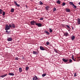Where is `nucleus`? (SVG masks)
Returning <instances> with one entry per match:
<instances>
[{"label": "nucleus", "mask_w": 80, "mask_h": 80, "mask_svg": "<svg viewBox=\"0 0 80 80\" xmlns=\"http://www.w3.org/2000/svg\"><path fill=\"white\" fill-rule=\"evenodd\" d=\"M10 28H12V25H11V24H9V26L8 24L6 25V27L5 28V30H10Z\"/></svg>", "instance_id": "obj_1"}, {"label": "nucleus", "mask_w": 80, "mask_h": 80, "mask_svg": "<svg viewBox=\"0 0 80 80\" xmlns=\"http://www.w3.org/2000/svg\"><path fill=\"white\" fill-rule=\"evenodd\" d=\"M30 23L31 25H36V22H35L34 20H32V21H31Z\"/></svg>", "instance_id": "obj_2"}, {"label": "nucleus", "mask_w": 80, "mask_h": 80, "mask_svg": "<svg viewBox=\"0 0 80 80\" xmlns=\"http://www.w3.org/2000/svg\"><path fill=\"white\" fill-rule=\"evenodd\" d=\"M35 77H33L32 78L33 80H38V78L36 76H34Z\"/></svg>", "instance_id": "obj_3"}, {"label": "nucleus", "mask_w": 80, "mask_h": 80, "mask_svg": "<svg viewBox=\"0 0 80 80\" xmlns=\"http://www.w3.org/2000/svg\"><path fill=\"white\" fill-rule=\"evenodd\" d=\"M36 25H37V26H38V27H42V24L41 23H36Z\"/></svg>", "instance_id": "obj_4"}, {"label": "nucleus", "mask_w": 80, "mask_h": 80, "mask_svg": "<svg viewBox=\"0 0 80 80\" xmlns=\"http://www.w3.org/2000/svg\"><path fill=\"white\" fill-rule=\"evenodd\" d=\"M62 60L63 61V62H67L68 61V59H65L64 58H62Z\"/></svg>", "instance_id": "obj_5"}, {"label": "nucleus", "mask_w": 80, "mask_h": 80, "mask_svg": "<svg viewBox=\"0 0 80 80\" xmlns=\"http://www.w3.org/2000/svg\"><path fill=\"white\" fill-rule=\"evenodd\" d=\"M7 75V74H4L3 75L1 76L0 78H4V77H5Z\"/></svg>", "instance_id": "obj_6"}, {"label": "nucleus", "mask_w": 80, "mask_h": 80, "mask_svg": "<svg viewBox=\"0 0 80 80\" xmlns=\"http://www.w3.org/2000/svg\"><path fill=\"white\" fill-rule=\"evenodd\" d=\"M12 37H9L8 38V41H11V40H12Z\"/></svg>", "instance_id": "obj_7"}, {"label": "nucleus", "mask_w": 80, "mask_h": 80, "mask_svg": "<svg viewBox=\"0 0 80 80\" xmlns=\"http://www.w3.org/2000/svg\"><path fill=\"white\" fill-rule=\"evenodd\" d=\"M66 25V27H67L68 28V29H69L68 31H70L71 30V28H70V26L69 25Z\"/></svg>", "instance_id": "obj_8"}, {"label": "nucleus", "mask_w": 80, "mask_h": 80, "mask_svg": "<svg viewBox=\"0 0 80 80\" xmlns=\"http://www.w3.org/2000/svg\"><path fill=\"white\" fill-rule=\"evenodd\" d=\"M68 35L69 34L68 32H66L64 33V36H66V37H67Z\"/></svg>", "instance_id": "obj_9"}, {"label": "nucleus", "mask_w": 80, "mask_h": 80, "mask_svg": "<svg viewBox=\"0 0 80 80\" xmlns=\"http://www.w3.org/2000/svg\"><path fill=\"white\" fill-rule=\"evenodd\" d=\"M40 49L41 50H44L45 48H44V47H42V46H40Z\"/></svg>", "instance_id": "obj_10"}, {"label": "nucleus", "mask_w": 80, "mask_h": 80, "mask_svg": "<svg viewBox=\"0 0 80 80\" xmlns=\"http://www.w3.org/2000/svg\"><path fill=\"white\" fill-rule=\"evenodd\" d=\"M45 10H49V7L48 5H47L45 7Z\"/></svg>", "instance_id": "obj_11"}, {"label": "nucleus", "mask_w": 80, "mask_h": 80, "mask_svg": "<svg viewBox=\"0 0 80 80\" xmlns=\"http://www.w3.org/2000/svg\"><path fill=\"white\" fill-rule=\"evenodd\" d=\"M77 23L78 24L80 25V18H78L77 19Z\"/></svg>", "instance_id": "obj_12"}, {"label": "nucleus", "mask_w": 80, "mask_h": 80, "mask_svg": "<svg viewBox=\"0 0 80 80\" xmlns=\"http://www.w3.org/2000/svg\"><path fill=\"white\" fill-rule=\"evenodd\" d=\"M14 2L15 5L17 6V7H20V5L18 4L17 2Z\"/></svg>", "instance_id": "obj_13"}, {"label": "nucleus", "mask_w": 80, "mask_h": 80, "mask_svg": "<svg viewBox=\"0 0 80 80\" xmlns=\"http://www.w3.org/2000/svg\"><path fill=\"white\" fill-rule=\"evenodd\" d=\"M66 10L68 12H70V10L69 8H66Z\"/></svg>", "instance_id": "obj_14"}, {"label": "nucleus", "mask_w": 80, "mask_h": 80, "mask_svg": "<svg viewBox=\"0 0 80 80\" xmlns=\"http://www.w3.org/2000/svg\"><path fill=\"white\" fill-rule=\"evenodd\" d=\"M44 32H45V33H47V35H49V34H50L49 32H48L47 30H45Z\"/></svg>", "instance_id": "obj_15"}, {"label": "nucleus", "mask_w": 80, "mask_h": 80, "mask_svg": "<svg viewBox=\"0 0 80 80\" xmlns=\"http://www.w3.org/2000/svg\"><path fill=\"white\" fill-rule=\"evenodd\" d=\"M12 27L14 28H15L16 27L15 25L14 24H12L11 25Z\"/></svg>", "instance_id": "obj_16"}, {"label": "nucleus", "mask_w": 80, "mask_h": 80, "mask_svg": "<svg viewBox=\"0 0 80 80\" xmlns=\"http://www.w3.org/2000/svg\"><path fill=\"white\" fill-rule=\"evenodd\" d=\"M69 3L70 5H72L73 7V2H69Z\"/></svg>", "instance_id": "obj_17"}, {"label": "nucleus", "mask_w": 80, "mask_h": 80, "mask_svg": "<svg viewBox=\"0 0 80 80\" xmlns=\"http://www.w3.org/2000/svg\"><path fill=\"white\" fill-rule=\"evenodd\" d=\"M6 32L7 33V34H9V33H10L11 32L10 31H8V30H6Z\"/></svg>", "instance_id": "obj_18"}, {"label": "nucleus", "mask_w": 80, "mask_h": 80, "mask_svg": "<svg viewBox=\"0 0 80 80\" xmlns=\"http://www.w3.org/2000/svg\"><path fill=\"white\" fill-rule=\"evenodd\" d=\"M72 58L74 60V61H76V60L74 58V55H72Z\"/></svg>", "instance_id": "obj_19"}, {"label": "nucleus", "mask_w": 80, "mask_h": 80, "mask_svg": "<svg viewBox=\"0 0 80 80\" xmlns=\"http://www.w3.org/2000/svg\"><path fill=\"white\" fill-rule=\"evenodd\" d=\"M71 38H72V40H74V39H75V36H74L73 35V36H72V37H71Z\"/></svg>", "instance_id": "obj_20"}, {"label": "nucleus", "mask_w": 80, "mask_h": 80, "mask_svg": "<svg viewBox=\"0 0 80 80\" xmlns=\"http://www.w3.org/2000/svg\"><path fill=\"white\" fill-rule=\"evenodd\" d=\"M33 54H37L38 53V52L36 51H33Z\"/></svg>", "instance_id": "obj_21"}, {"label": "nucleus", "mask_w": 80, "mask_h": 80, "mask_svg": "<svg viewBox=\"0 0 80 80\" xmlns=\"http://www.w3.org/2000/svg\"><path fill=\"white\" fill-rule=\"evenodd\" d=\"M19 70L20 72H22V69L21 68H19Z\"/></svg>", "instance_id": "obj_22"}, {"label": "nucleus", "mask_w": 80, "mask_h": 80, "mask_svg": "<svg viewBox=\"0 0 80 80\" xmlns=\"http://www.w3.org/2000/svg\"><path fill=\"white\" fill-rule=\"evenodd\" d=\"M73 7H74V8H77V6L75 5L73 3Z\"/></svg>", "instance_id": "obj_23"}, {"label": "nucleus", "mask_w": 80, "mask_h": 80, "mask_svg": "<svg viewBox=\"0 0 80 80\" xmlns=\"http://www.w3.org/2000/svg\"><path fill=\"white\" fill-rule=\"evenodd\" d=\"M57 3L58 4H60L61 3V2L60 0H58V1H57Z\"/></svg>", "instance_id": "obj_24"}, {"label": "nucleus", "mask_w": 80, "mask_h": 80, "mask_svg": "<svg viewBox=\"0 0 80 80\" xmlns=\"http://www.w3.org/2000/svg\"><path fill=\"white\" fill-rule=\"evenodd\" d=\"M14 8H11V12H14Z\"/></svg>", "instance_id": "obj_25"}, {"label": "nucleus", "mask_w": 80, "mask_h": 80, "mask_svg": "<svg viewBox=\"0 0 80 80\" xmlns=\"http://www.w3.org/2000/svg\"><path fill=\"white\" fill-rule=\"evenodd\" d=\"M9 75H14V74H13V73H12V72H10V73H9Z\"/></svg>", "instance_id": "obj_26"}, {"label": "nucleus", "mask_w": 80, "mask_h": 80, "mask_svg": "<svg viewBox=\"0 0 80 80\" xmlns=\"http://www.w3.org/2000/svg\"><path fill=\"white\" fill-rule=\"evenodd\" d=\"M2 12H3L2 10V9H0V14H2Z\"/></svg>", "instance_id": "obj_27"}, {"label": "nucleus", "mask_w": 80, "mask_h": 80, "mask_svg": "<svg viewBox=\"0 0 80 80\" xmlns=\"http://www.w3.org/2000/svg\"><path fill=\"white\" fill-rule=\"evenodd\" d=\"M49 31L50 32H52L53 31L52 30V29H51V28H49Z\"/></svg>", "instance_id": "obj_28"}, {"label": "nucleus", "mask_w": 80, "mask_h": 80, "mask_svg": "<svg viewBox=\"0 0 80 80\" xmlns=\"http://www.w3.org/2000/svg\"><path fill=\"white\" fill-rule=\"evenodd\" d=\"M28 69H29V67H26L25 70H26V71H27V70H28Z\"/></svg>", "instance_id": "obj_29"}, {"label": "nucleus", "mask_w": 80, "mask_h": 80, "mask_svg": "<svg viewBox=\"0 0 80 80\" xmlns=\"http://www.w3.org/2000/svg\"><path fill=\"white\" fill-rule=\"evenodd\" d=\"M5 15V12H3V13H2V15L3 16H4V15Z\"/></svg>", "instance_id": "obj_30"}, {"label": "nucleus", "mask_w": 80, "mask_h": 80, "mask_svg": "<svg viewBox=\"0 0 80 80\" xmlns=\"http://www.w3.org/2000/svg\"><path fill=\"white\" fill-rule=\"evenodd\" d=\"M69 62H70L71 63H72V59H71V58H70L69 59Z\"/></svg>", "instance_id": "obj_31"}, {"label": "nucleus", "mask_w": 80, "mask_h": 80, "mask_svg": "<svg viewBox=\"0 0 80 80\" xmlns=\"http://www.w3.org/2000/svg\"><path fill=\"white\" fill-rule=\"evenodd\" d=\"M56 8H53V12H54L55 11H56Z\"/></svg>", "instance_id": "obj_32"}, {"label": "nucleus", "mask_w": 80, "mask_h": 80, "mask_svg": "<svg viewBox=\"0 0 80 80\" xmlns=\"http://www.w3.org/2000/svg\"><path fill=\"white\" fill-rule=\"evenodd\" d=\"M65 5H66L65 3L64 2H63L62 3V6H65Z\"/></svg>", "instance_id": "obj_33"}, {"label": "nucleus", "mask_w": 80, "mask_h": 80, "mask_svg": "<svg viewBox=\"0 0 80 80\" xmlns=\"http://www.w3.org/2000/svg\"><path fill=\"white\" fill-rule=\"evenodd\" d=\"M46 75V74H42V77H44Z\"/></svg>", "instance_id": "obj_34"}, {"label": "nucleus", "mask_w": 80, "mask_h": 80, "mask_svg": "<svg viewBox=\"0 0 80 80\" xmlns=\"http://www.w3.org/2000/svg\"><path fill=\"white\" fill-rule=\"evenodd\" d=\"M74 77H76L77 76V73L75 72V73H74Z\"/></svg>", "instance_id": "obj_35"}, {"label": "nucleus", "mask_w": 80, "mask_h": 80, "mask_svg": "<svg viewBox=\"0 0 80 80\" xmlns=\"http://www.w3.org/2000/svg\"><path fill=\"white\" fill-rule=\"evenodd\" d=\"M39 3L40 4V5H42L43 4L42 2H41V1H40Z\"/></svg>", "instance_id": "obj_36"}, {"label": "nucleus", "mask_w": 80, "mask_h": 80, "mask_svg": "<svg viewBox=\"0 0 80 80\" xmlns=\"http://www.w3.org/2000/svg\"><path fill=\"white\" fill-rule=\"evenodd\" d=\"M54 50L56 53H58L57 50L56 49H54Z\"/></svg>", "instance_id": "obj_37"}, {"label": "nucleus", "mask_w": 80, "mask_h": 80, "mask_svg": "<svg viewBox=\"0 0 80 80\" xmlns=\"http://www.w3.org/2000/svg\"><path fill=\"white\" fill-rule=\"evenodd\" d=\"M49 42H46V44L47 45H49Z\"/></svg>", "instance_id": "obj_38"}, {"label": "nucleus", "mask_w": 80, "mask_h": 80, "mask_svg": "<svg viewBox=\"0 0 80 80\" xmlns=\"http://www.w3.org/2000/svg\"><path fill=\"white\" fill-rule=\"evenodd\" d=\"M15 59V60H18V57H16Z\"/></svg>", "instance_id": "obj_39"}, {"label": "nucleus", "mask_w": 80, "mask_h": 80, "mask_svg": "<svg viewBox=\"0 0 80 80\" xmlns=\"http://www.w3.org/2000/svg\"><path fill=\"white\" fill-rule=\"evenodd\" d=\"M43 19V18H40V20H42Z\"/></svg>", "instance_id": "obj_40"}, {"label": "nucleus", "mask_w": 80, "mask_h": 80, "mask_svg": "<svg viewBox=\"0 0 80 80\" xmlns=\"http://www.w3.org/2000/svg\"><path fill=\"white\" fill-rule=\"evenodd\" d=\"M78 59H79V58H80V57H77Z\"/></svg>", "instance_id": "obj_41"}, {"label": "nucleus", "mask_w": 80, "mask_h": 80, "mask_svg": "<svg viewBox=\"0 0 80 80\" xmlns=\"http://www.w3.org/2000/svg\"><path fill=\"white\" fill-rule=\"evenodd\" d=\"M74 28V27H72V30H73Z\"/></svg>", "instance_id": "obj_42"}, {"label": "nucleus", "mask_w": 80, "mask_h": 80, "mask_svg": "<svg viewBox=\"0 0 80 80\" xmlns=\"http://www.w3.org/2000/svg\"><path fill=\"white\" fill-rule=\"evenodd\" d=\"M79 5H80V2H79Z\"/></svg>", "instance_id": "obj_43"}, {"label": "nucleus", "mask_w": 80, "mask_h": 80, "mask_svg": "<svg viewBox=\"0 0 80 80\" xmlns=\"http://www.w3.org/2000/svg\"><path fill=\"white\" fill-rule=\"evenodd\" d=\"M75 59H76V58H75Z\"/></svg>", "instance_id": "obj_44"}, {"label": "nucleus", "mask_w": 80, "mask_h": 80, "mask_svg": "<svg viewBox=\"0 0 80 80\" xmlns=\"http://www.w3.org/2000/svg\"><path fill=\"white\" fill-rule=\"evenodd\" d=\"M79 60H80V59H79Z\"/></svg>", "instance_id": "obj_45"}, {"label": "nucleus", "mask_w": 80, "mask_h": 80, "mask_svg": "<svg viewBox=\"0 0 80 80\" xmlns=\"http://www.w3.org/2000/svg\"><path fill=\"white\" fill-rule=\"evenodd\" d=\"M26 7H27V6H26Z\"/></svg>", "instance_id": "obj_46"}]
</instances>
